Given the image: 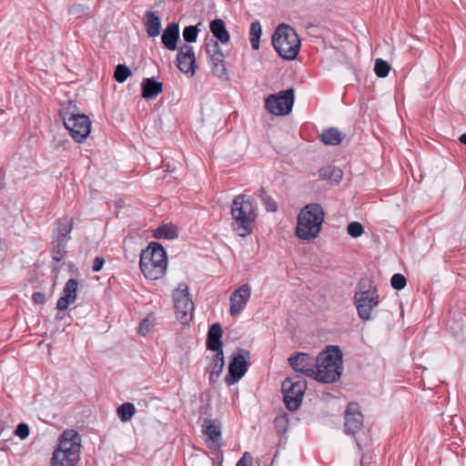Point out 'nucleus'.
<instances>
[{
  "instance_id": "obj_1",
  "label": "nucleus",
  "mask_w": 466,
  "mask_h": 466,
  "mask_svg": "<svg viewBox=\"0 0 466 466\" xmlns=\"http://www.w3.org/2000/svg\"><path fill=\"white\" fill-rule=\"evenodd\" d=\"M314 378L321 383L338 381L343 371V353L339 346H327L316 357Z\"/></svg>"
},
{
  "instance_id": "obj_2",
  "label": "nucleus",
  "mask_w": 466,
  "mask_h": 466,
  "mask_svg": "<svg viewBox=\"0 0 466 466\" xmlns=\"http://www.w3.org/2000/svg\"><path fill=\"white\" fill-rule=\"evenodd\" d=\"M232 228L239 237H247L253 231L258 218L257 205L248 195L236 196L231 204Z\"/></svg>"
},
{
  "instance_id": "obj_3",
  "label": "nucleus",
  "mask_w": 466,
  "mask_h": 466,
  "mask_svg": "<svg viewBox=\"0 0 466 466\" xmlns=\"http://www.w3.org/2000/svg\"><path fill=\"white\" fill-rule=\"evenodd\" d=\"M80 459V437L73 430L65 431L54 451L51 466H75Z\"/></svg>"
},
{
  "instance_id": "obj_4",
  "label": "nucleus",
  "mask_w": 466,
  "mask_h": 466,
  "mask_svg": "<svg viewBox=\"0 0 466 466\" xmlns=\"http://www.w3.org/2000/svg\"><path fill=\"white\" fill-rule=\"evenodd\" d=\"M324 221V210L318 203L306 205L298 216L296 235L302 240L315 238Z\"/></svg>"
},
{
  "instance_id": "obj_5",
  "label": "nucleus",
  "mask_w": 466,
  "mask_h": 466,
  "mask_svg": "<svg viewBox=\"0 0 466 466\" xmlns=\"http://www.w3.org/2000/svg\"><path fill=\"white\" fill-rule=\"evenodd\" d=\"M167 258L166 251L158 242H151L140 255L139 266L144 276L158 279L166 272Z\"/></svg>"
},
{
  "instance_id": "obj_6",
  "label": "nucleus",
  "mask_w": 466,
  "mask_h": 466,
  "mask_svg": "<svg viewBox=\"0 0 466 466\" xmlns=\"http://www.w3.org/2000/svg\"><path fill=\"white\" fill-rule=\"evenodd\" d=\"M353 300L360 319L367 321L373 319L372 311L380 304V296L370 280L362 279L359 282Z\"/></svg>"
},
{
  "instance_id": "obj_7",
  "label": "nucleus",
  "mask_w": 466,
  "mask_h": 466,
  "mask_svg": "<svg viewBox=\"0 0 466 466\" xmlns=\"http://www.w3.org/2000/svg\"><path fill=\"white\" fill-rule=\"evenodd\" d=\"M272 45L282 58L293 60L297 57L301 44L296 31L291 26L281 24L272 36Z\"/></svg>"
},
{
  "instance_id": "obj_8",
  "label": "nucleus",
  "mask_w": 466,
  "mask_h": 466,
  "mask_svg": "<svg viewBox=\"0 0 466 466\" xmlns=\"http://www.w3.org/2000/svg\"><path fill=\"white\" fill-rule=\"evenodd\" d=\"M306 389V381L299 376L287 378L282 382L283 399L289 410L294 411L300 407Z\"/></svg>"
},
{
  "instance_id": "obj_9",
  "label": "nucleus",
  "mask_w": 466,
  "mask_h": 466,
  "mask_svg": "<svg viewBox=\"0 0 466 466\" xmlns=\"http://www.w3.org/2000/svg\"><path fill=\"white\" fill-rule=\"evenodd\" d=\"M173 301L177 319L182 324H188L193 319L194 303L188 291V286L180 282L173 292Z\"/></svg>"
},
{
  "instance_id": "obj_10",
  "label": "nucleus",
  "mask_w": 466,
  "mask_h": 466,
  "mask_svg": "<svg viewBox=\"0 0 466 466\" xmlns=\"http://www.w3.org/2000/svg\"><path fill=\"white\" fill-rule=\"evenodd\" d=\"M295 92L293 88L271 94L265 99V108L275 116H287L293 107Z\"/></svg>"
},
{
  "instance_id": "obj_11",
  "label": "nucleus",
  "mask_w": 466,
  "mask_h": 466,
  "mask_svg": "<svg viewBox=\"0 0 466 466\" xmlns=\"http://www.w3.org/2000/svg\"><path fill=\"white\" fill-rule=\"evenodd\" d=\"M250 352L245 349H238L232 356L228 365V373L225 377V382L231 386L243 378L250 365Z\"/></svg>"
},
{
  "instance_id": "obj_12",
  "label": "nucleus",
  "mask_w": 466,
  "mask_h": 466,
  "mask_svg": "<svg viewBox=\"0 0 466 466\" xmlns=\"http://www.w3.org/2000/svg\"><path fill=\"white\" fill-rule=\"evenodd\" d=\"M71 229L72 220L70 218H64L58 221L52 242V258L57 262L61 261L66 254V248L67 241L70 239Z\"/></svg>"
},
{
  "instance_id": "obj_13",
  "label": "nucleus",
  "mask_w": 466,
  "mask_h": 466,
  "mask_svg": "<svg viewBox=\"0 0 466 466\" xmlns=\"http://www.w3.org/2000/svg\"><path fill=\"white\" fill-rule=\"evenodd\" d=\"M66 128L76 143H82L87 137V116L85 114H66L63 116Z\"/></svg>"
},
{
  "instance_id": "obj_14",
  "label": "nucleus",
  "mask_w": 466,
  "mask_h": 466,
  "mask_svg": "<svg viewBox=\"0 0 466 466\" xmlns=\"http://www.w3.org/2000/svg\"><path fill=\"white\" fill-rule=\"evenodd\" d=\"M207 53L212 73L222 81H228L229 76L225 66L224 54L217 41H212L207 46Z\"/></svg>"
},
{
  "instance_id": "obj_15",
  "label": "nucleus",
  "mask_w": 466,
  "mask_h": 466,
  "mask_svg": "<svg viewBox=\"0 0 466 466\" xmlns=\"http://www.w3.org/2000/svg\"><path fill=\"white\" fill-rule=\"evenodd\" d=\"M344 431L346 434L354 436L363 426V415L360 406L356 402H350L345 411Z\"/></svg>"
},
{
  "instance_id": "obj_16",
  "label": "nucleus",
  "mask_w": 466,
  "mask_h": 466,
  "mask_svg": "<svg viewBox=\"0 0 466 466\" xmlns=\"http://www.w3.org/2000/svg\"><path fill=\"white\" fill-rule=\"evenodd\" d=\"M289 363L292 369L307 377L314 378L316 368V358L312 355L298 352L289 358Z\"/></svg>"
},
{
  "instance_id": "obj_17",
  "label": "nucleus",
  "mask_w": 466,
  "mask_h": 466,
  "mask_svg": "<svg viewBox=\"0 0 466 466\" xmlns=\"http://www.w3.org/2000/svg\"><path fill=\"white\" fill-rule=\"evenodd\" d=\"M177 66L185 74H190L192 76L195 73L197 66L193 46L184 44L178 48Z\"/></svg>"
},
{
  "instance_id": "obj_18",
  "label": "nucleus",
  "mask_w": 466,
  "mask_h": 466,
  "mask_svg": "<svg viewBox=\"0 0 466 466\" xmlns=\"http://www.w3.org/2000/svg\"><path fill=\"white\" fill-rule=\"evenodd\" d=\"M251 296V288L248 284L241 285L238 289L234 290L229 298V312L231 316L239 314L248 304Z\"/></svg>"
},
{
  "instance_id": "obj_19",
  "label": "nucleus",
  "mask_w": 466,
  "mask_h": 466,
  "mask_svg": "<svg viewBox=\"0 0 466 466\" xmlns=\"http://www.w3.org/2000/svg\"><path fill=\"white\" fill-rule=\"evenodd\" d=\"M202 433L209 448L219 450L221 447V424L217 420L206 419L202 425Z\"/></svg>"
},
{
  "instance_id": "obj_20",
  "label": "nucleus",
  "mask_w": 466,
  "mask_h": 466,
  "mask_svg": "<svg viewBox=\"0 0 466 466\" xmlns=\"http://www.w3.org/2000/svg\"><path fill=\"white\" fill-rule=\"evenodd\" d=\"M78 283L76 279H69L63 289L64 295L57 300L56 309L58 310H65L70 304L75 302L76 299Z\"/></svg>"
},
{
  "instance_id": "obj_21",
  "label": "nucleus",
  "mask_w": 466,
  "mask_h": 466,
  "mask_svg": "<svg viewBox=\"0 0 466 466\" xmlns=\"http://www.w3.org/2000/svg\"><path fill=\"white\" fill-rule=\"evenodd\" d=\"M179 39V25L173 22L167 25L165 28L161 40L164 46L170 50L175 51L177 49V41Z\"/></svg>"
},
{
  "instance_id": "obj_22",
  "label": "nucleus",
  "mask_w": 466,
  "mask_h": 466,
  "mask_svg": "<svg viewBox=\"0 0 466 466\" xmlns=\"http://www.w3.org/2000/svg\"><path fill=\"white\" fill-rule=\"evenodd\" d=\"M224 354L223 350L216 351L211 357L209 364L206 368V371L209 374V381L215 383L220 376L224 369Z\"/></svg>"
},
{
  "instance_id": "obj_23",
  "label": "nucleus",
  "mask_w": 466,
  "mask_h": 466,
  "mask_svg": "<svg viewBox=\"0 0 466 466\" xmlns=\"http://www.w3.org/2000/svg\"><path fill=\"white\" fill-rule=\"evenodd\" d=\"M222 327L219 323H214L209 327L207 337V348L214 352L222 350Z\"/></svg>"
},
{
  "instance_id": "obj_24",
  "label": "nucleus",
  "mask_w": 466,
  "mask_h": 466,
  "mask_svg": "<svg viewBox=\"0 0 466 466\" xmlns=\"http://www.w3.org/2000/svg\"><path fill=\"white\" fill-rule=\"evenodd\" d=\"M141 96L145 99H150L163 91V84L153 77L144 78L141 83Z\"/></svg>"
},
{
  "instance_id": "obj_25",
  "label": "nucleus",
  "mask_w": 466,
  "mask_h": 466,
  "mask_svg": "<svg viewBox=\"0 0 466 466\" xmlns=\"http://www.w3.org/2000/svg\"><path fill=\"white\" fill-rule=\"evenodd\" d=\"M145 26L150 37L157 36L161 30V20L157 12L148 11L145 15Z\"/></svg>"
},
{
  "instance_id": "obj_26",
  "label": "nucleus",
  "mask_w": 466,
  "mask_h": 466,
  "mask_svg": "<svg viewBox=\"0 0 466 466\" xmlns=\"http://www.w3.org/2000/svg\"><path fill=\"white\" fill-rule=\"evenodd\" d=\"M210 32L213 34V35L221 43V44H227L228 43L230 36L229 33L226 28L225 22L220 19L217 18L210 22L209 25Z\"/></svg>"
},
{
  "instance_id": "obj_27",
  "label": "nucleus",
  "mask_w": 466,
  "mask_h": 466,
  "mask_svg": "<svg viewBox=\"0 0 466 466\" xmlns=\"http://www.w3.org/2000/svg\"><path fill=\"white\" fill-rule=\"evenodd\" d=\"M344 137L345 135L336 127L327 128L319 136L320 141L329 146L339 145Z\"/></svg>"
},
{
  "instance_id": "obj_28",
  "label": "nucleus",
  "mask_w": 466,
  "mask_h": 466,
  "mask_svg": "<svg viewBox=\"0 0 466 466\" xmlns=\"http://www.w3.org/2000/svg\"><path fill=\"white\" fill-rule=\"evenodd\" d=\"M319 177L330 184H338L342 178V170L335 166H327L319 170Z\"/></svg>"
},
{
  "instance_id": "obj_29",
  "label": "nucleus",
  "mask_w": 466,
  "mask_h": 466,
  "mask_svg": "<svg viewBox=\"0 0 466 466\" xmlns=\"http://www.w3.org/2000/svg\"><path fill=\"white\" fill-rule=\"evenodd\" d=\"M156 238L174 239L178 237L177 228L174 225H163L157 228L154 233Z\"/></svg>"
},
{
  "instance_id": "obj_30",
  "label": "nucleus",
  "mask_w": 466,
  "mask_h": 466,
  "mask_svg": "<svg viewBox=\"0 0 466 466\" xmlns=\"http://www.w3.org/2000/svg\"><path fill=\"white\" fill-rule=\"evenodd\" d=\"M261 33L262 28L260 23L258 21H253L250 25L249 40L254 50H258L259 48Z\"/></svg>"
},
{
  "instance_id": "obj_31",
  "label": "nucleus",
  "mask_w": 466,
  "mask_h": 466,
  "mask_svg": "<svg viewBox=\"0 0 466 466\" xmlns=\"http://www.w3.org/2000/svg\"><path fill=\"white\" fill-rule=\"evenodd\" d=\"M187 466H214V461L207 453L191 456Z\"/></svg>"
},
{
  "instance_id": "obj_32",
  "label": "nucleus",
  "mask_w": 466,
  "mask_h": 466,
  "mask_svg": "<svg viewBox=\"0 0 466 466\" xmlns=\"http://www.w3.org/2000/svg\"><path fill=\"white\" fill-rule=\"evenodd\" d=\"M135 412H136V408H135L134 404H132L130 402H126L117 408V415H118L119 419L121 420V421H123V422H127V421L130 420L131 418L133 417V415L135 414Z\"/></svg>"
},
{
  "instance_id": "obj_33",
  "label": "nucleus",
  "mask_w": 466,
  "mask_h": 466,
  "mask_svg": "<svg viewBox=\"0 0 466 466\" xmlns=\"http://www.w3.org/2000/svg\"><path fill=\"white\" fill-rule=\"evenodd\" d=\"M274 427L278 435L285 434L289 428V415L283 413L277 416L274 420Z\"/></svg>"
},
{
  "instance_id": "obj_34",
  "label": "nucleus",
  "mask_w": 466,
  "mask_h": 466,
  "mask_svg": "<svg viewBox=\"0 0 466 466\" xmlns=\"http://www.w3.org/2000/svg\"><path fill=\"white\" fill-rule=\"evenodd\" d=\"M390 70V66L388 62L381 58L375 60L374 72L379 77H386Z\"/></svg>"
},
{
  "instance_id": "obj_35",
  "label": "nucleus",
  "mask_w": 466,
  "mask_h": 466,
  "mask_svg": "<svg viewBox=\"0 0 466 466\" xmlns=\"http://www.w3.org/2000/svg\"><path fill=\"white\" fill-rule=\"evenodd\" d=\"M198 25L185 26L182 33L185 42L195 43L198 39Z\"/></svg>"
},
{
  "instance_id": "obj_36",
  "label": "nucleus",
  "mask_w": 466,
  "mask_h": 466,
  "mask_svg": "<svg viewBox=\"0 0 466 466\" xmlns=\"http://www.w3.org/2000/svg\"><path fill=\"white\" fill-rule=\"evenodd\" d=\"M131 75V70L125 65L119 64L116 66L114 77L118 83H124Z\"/></svg>"
},
{
  "instance_id": "obj_37",
  "label": "nucleus",
  "mask_w": 466,
  "mask_h": 466,
  "mask_svg": "<svg viewBox=\"0 0 466 466\" xmlns=\"http://www.w3.org/2000/svg\"><path fill=\"white\" fill-rule=\"evenodd\" d=\"M347 232L352 238H359L363 234L364 228L360 222L354 221L348 225Z\"/></svg>"
},
{
  "instance_id": "obj_38",
  "label": "nucleus",
  "mask_w": 466,
  "mask_h": 466,
  "mask_svg": "<svg viewBox=\"0 0 466 466\" xmlns=\"http://www.w3.org/2000/svg\"><path fill=\"white\" fill-rule=\"evenodd\" d=\"M390 284L394 289L400 290L405 288L407 279L402 274L396 273L391 277Z\"/></svg>"
},
{
  "instance_id": "obj_39",
  "label": "nucleus",
  "mask_w": 466,
  "mask_h": 466,
  "mask_svg": "<svg viewBox=\"0 0 466 466\" xmlns=\"http://www.w3.org/2000/svg\"><path fill=\"white\" fill-rule=\"evenodd\" d=\"M154 327V319L150 316L143 319L139 324V333L141 335H146L149 333Z\"/></svg>"
},
{
  "instance_id": "obj_40",
  "label": "nucleus",
  "mask_w": 466,
  "mask_h": 466,
  "mask_svg": "<svg viewBox=\"0 0 466 466\" xmlns=\"http://www.w3.org/2000/svg\"><path fill=\"white\" fill-rule=\"evenodd\" d=\"M30 433V430L27 424L19 423L15 431V434L18 436L21 440H25Z\"/></svg>"
},
{
  "instance_id": "obj_41",
  "label": "nucleus",
  "mask_w": 466,
  "mask_h": 466,
  "mask_svg": "<svg viewBox=\"0 0 466 466\" xmlns=\"http://www.w3.org/2000/svg\"><path fill=\"white\" fill-rule=\"evenodd\" d=\"M267 211L275 212L278 209V205L275 200L270 197H265V199L262 201Z\"/></svg>"
},
{
  "instance_id": "obj_42",
  "label": "nucleus",
  "mask_w": 466,
  "mask_h": 466,
  "mask_svg": "<svg viewBox=\"0 0 466 466\" xmlns=\"http://www.w3.org/2000/svg\"><path fill=\"white\" fill-rule=\"evenodd\" d=\"M106 259L104 257H96L92 263V270L94 272H98L102 269Z\"/></svg>"
},
{
  "instance_id": "obj_43",
  "label": "nucleus",
  "mask_w": 466,
  "mask_h": 466,
  "mask_svg": "<svg viewBox=\"0 0 466 466\" xmlns=\"http://www.w3.org/2000/svg\"><path fill=\"white\" fill-rule=\"evenodd\" d=\"M32 299L35 304H43L46 301V296L42 292H35Z\"/></svg>"
},
{
  "instance_id": "obj_44",
  "label": "nucleus",
  "mask_w": 466,
  "mask_h": 466,
  "mask_svg": "<svg viewBox=\"0 0 466 466\" xmlns=\"http://www.w3.org/2000/svg\"><path fill=\"white\" fill-rule=\"evenodd\" d=\"M84 10V7L82 5H73L71 8H70V13L73 14V15H79Z\"/></svg>"
},
{
  "instance_id": "obj_45",
  "label": "nucleus",
  "mask_w": 466,
  "mask_h": 466,
  "mask_svg": "<svg viewBox=\"0 0 466 466\" xmlns=\"http://www.w3.org/2000/svg\"><path fill=\"white\" fill-rule=\"evenodd\" d=\"M248 455V452H245L243 457L238 460V461L237 462V465L236 466H248V462L246 461V456Z\"/></svg>"
},
{
  "instance_id": "obj_46",
  "label": "nucleus",
  "mask_w": 466,
  "mask_h": 466,
  "mask_svg": "<svg viewBox=\"0 0 466 466\" xmlns=\"http://www.w3.org/2000/svg\"><path fill=\"white\" fill-rule=\"evenodd\" d=\"M258 197L261 198L262 201L265 199V197L266 198L268 197V195L267 194V191L264 187L259 188Z\"/></svg>"
},
{
  "instance_id": "obj_47",
  "label": "nucleus",
  "mask_w": 466,
  "mask_h": 466,
  "mask_svg": "<svg viewBox=\"0 0 466 466\" xmlns=\"http://www.w3.org/2000/svg\"><path fill=\"white\" fill-rule=\"evenodd\" d=\"M459 141L465 145L466 146V133L462 134L460 137H459Z\"/></svg>"
},
{
  "instance_id": "obj_48",
  "label": "nucleus",
  "mask_w": 466,
  "mask_h": 466,
  "mask_svg": "<svg viewBox=\"0 0 466 466\" xmlns=\"http://www.w3.org/2000/svg\"><path fill=\"white\" fill-rule=\"evenodd\" d=\"M88 127H89V133H90L91 132V121L90 120H89Z\"/></svg>"
},
{
  "instance_id": "obj_49",
  "label": "nucleus",
  "mask_w": 466,
  "mask_h": 466,
  "mask_svg": "<svg viewBox=\"0 0 466 466\" xmlns=\"http://www.w3.org/2000/svg\"><path fill=\"white\" fill-rule=\"evenodd\" d=\"M219 460L220 461H218V464H221V461H222V457L221 456H220Z\"/></svg>"
}]
</instances>
